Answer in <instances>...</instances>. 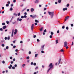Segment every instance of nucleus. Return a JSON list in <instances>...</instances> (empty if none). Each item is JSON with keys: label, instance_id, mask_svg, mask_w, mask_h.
<instances>
[{"label": "nucleus", "instance_id": "nucleus-1", "mask_svg": "<svg viewBox=\"0 0 74 74\" xmlns=\"http://www.w3.org/2000/svg\"><path fill=\"white\" fill-rule=\"evenodd\" d=\"M49 67H50V68L48 69V70L47 71V72L48 73L51 69H52L53 68V65L52 64V63H51L49 65Z\"/></svg>", "mask_w": 74, "mask_h": 74}, {"label": "nucleus", "instance_id": "nucleus-2", "mask_svg": "<svg viewBox=\"0 0 74 74\" xmlns=\"http://www.w3.org/2000/svg\"><path fill=\"white\" fill-rule=\"evenodd\" d=\"M49 14V15H51V18H52L53 17V14L54 13V12H48Z\"/></svg>", "mask_w": 74, "mask_h": 74}, {"label": "nucleus", "instance_id": "nucleus-3", "mask_svg": "<svg viewBox=\"0 0 74 74\" xmlns=\"http://www.w3.org/2000/svg\"><path fill=\"white\" fill-rule=\"evenodd\" d=\"M68 43L67 42H65L64 43V47H66L67 46Z\"/></svg>", "mask_w": 74, "mask_h": 74}, {"label": "nucleus", "instance_id": "nucleus-4", "mask_svg": "<svg viewBox=\"0 0 74 74\" xmlns=\"http://www.w3.org/2000/svg\"><path fill=\"white\" fill-rule=\"evenodd\" d=\"M32 30H33V29H34V24H33L32 25L31 27Z\"/></svg>", "mask_w": 74, "mask_h": 74}, {"label": "nucleus", "instance_id": "nucleus-5", "mask_svg": "<svg viewBox=\"0 0 74 74\" xmlns=\"http://www.w3.org/2000/svg\"><path fill=\"white\" fill-rule=\"evenodd\" d=\"M44 47H45V45H43L42 46L41 50H43L44 49Z\"/></svg>", "mask_w": 74, "mask_h": 74}, {"label": "nucleus", "instance_id": "nucleus-6", "mask_svg": "<svg viewBox=\"0 0 74 74\" xmlns=\"http://www.w3.org/2000/svg\"><path fill=\"white\" fill-rule=\"evenodd\" d=\"M69 16H68L66 17L65 18V19L64 20V21L66 22V21H67V19H69Z\"/></svg>", "mask_w": 74, "mask_h": 74}, {"label": "nucleus", "instance_id": "nucleus-7", "mask_svg": "<svg viewBox=\"0 0 74 74\" xmlns=\"http://www.w3.org/2000/svg\"><path fill=\"white\" fill-rule=\"evenodd\" d=\"M12 67V65H11V64H10V66L8 67V68H9V69H11V67Z\"/></svg>", "mask_w": 74, "mask_h": 74}, {"label": "nucleus", "instance_id": "nucleus-8", "mask_svg": "<svg viewBox=\"0 0 74 74\" xmlns=\"http://www.w3.org/2000/svg\"><path fill=\"white\" fill-rule=\"evenodd\" d=\"M63 11H65V10H66V11H67V8H63Z\"/></svg>", "mask_w": 74, "mask_h": 74}, {"label": "nucleus", "instance_id": "nucleus-9", "mask_svg": "<svg viewBox=\"0 0 74 74\" xmlns=\"http://www.w3.org/2000/svg\"><path fill=\"white\" fill-rule=\"evenodd\" d=\"M7 27V26L6 25H5L4 26H3V29H5Z\"/></svg>", "mask_w": 74, "mask_h": 74}, {"label": "nucleus", "instance_id": "nucleus-10", "mask_svg": "<svg viewBox=\"0 0 74 74\" xmlns=\"http://www.w3.org/2000/svg\"><path fill=\"white\" fill-rule=\"evenodd\" d=\"M34 9L33 8H32L31 9V12H33V11H34Z\"/></svg>", "mask_w": 74, "mask_h": 74}, {"label": "nucleus", "instance_id": "nucleus-11", "mask_svg": "<svg viewBox=\"0 0 74 74\" xmlns=\"http://www.w3.org/2000/svg\"><path fill=\"white\" fill-rule=\"evenodd\" d=\"M61 61V58H60L58 60V64H59L60 63V61Z\"/></svg>", "mask_w": 74, "mask_h": 74}, {"label": "nucleus", "instance_id": "nucleus-12", "mask_svg": "<svg viewBox=\"0 0 74 74\" xmlns=\"http://www.w3.org/2000/svg\"><path fill=\"white\" fill-rule=\"evenodd\" d=\"M36 15H34L32 16V18H36Z\"/></svg>", "mask_w": 74, "mask_h": 74}, {"label": "nucleus", "instance_id": "nucleus-13", "mask_svg": "<svg viewBox=\"0 0 74 74\" xmlns=\"http://www.w3.org/2000/svg\"><path fill=\"white\" fill-rule=\"evenodd\" d=\"M61 2H62V0H58V2L59 3H61Z\"/></svg>", "mask_w": 74, "mask_h": 74}, {"label": "nucleus", "instance_id": "nucleus-14", "mask_svg": "<svg viewBox=\"0 0 74 74\" xmlns=\"http://www.w3.org/2000/svg\"><path fill=\"white\" fill-rule=\"evenodd\" d=\"M42 29H43V27H42L40 29V32H42Z\"/></svg>", "mask_w": 74, "mask_h": 74}, {"label": "nucleus", "instance_id": "nucleus-15", "mask_svg": "<svg viewBox=\"0 0 74 74\" xmlns=\"http://www.w3.org/2000/svg\"><path fill=\"white\" fill-rule=\"evenodd\" d=\"M35 3H38V0H36V1L35 2Z\"/></svg>", "mask_w": 74, "mask_h": 74}, {"label": "nucleus", "instance_id": "nucleus-16", "mask_svg": "<svg viewBox=\"0 0 74 74\" xmlns=\"http://www.w3.org/2000/svg\"><path fill=\"white\" fill-rule=\"evenodd\" d=\"M35 21L36 22H37L38 23V21L37 20H35Z\"/></svg>", "mask_w": 74, "mask_h": 74}, {"label": "nucleus", "instance_id": "nucleus-17", "mask_svg": "<svg viewBox=\"0 0 74 74\" xmlns=\"http://www.w3.org/2000/svg\"><path fill=\"white\" fill-rule=\"evenodd\" d=\"M13 10V9H12V8H11L10 9V11H12Z\"/></svg>", "mask_w": 74, "mask_h": 74}, {"label": "nucleus", "instance_id": "nucleus-18", "mask_svg": "<svg viewBox=\"0 0 74 74\" xmlns=\"http://www.w3.org/2000/svg\"><path fill=\"white\" fill-rule=\"evenodd\" d=\"M9 48V47L8 46H6V49H8Z\"/></svg>", "mask_w": 74, "mask_h": 74}, {"label": "nucleus", "instance_id": "nucleus-19", "mask_svg": "<svg viewBox=\"0 0 74 74\" xmlns=\"http://www.w3.org/2000/svg\"><path fill=\"white\" fill-rule=\"evenodd\" d=\"M56 44H58V40H56Z\"/></svg>", "mask_w": 74, "mask_h": 74}, {"label": "nucleus", "instance_id": "nucleus-20", "mask_svg": "<svg viewBox=\"0 0 74 74\" xmlns=\"http://www.w3.org/2000/svg\"><path fill=\"white\" fill-rule=\"evenodd\" d=\"M38 69V66H36V68H35V70H37V69Z\"/></svg>", "mask_w": 74, "mask_h": 74}, {"label": "nucleus", "instance_id": "nucleus-21", "mask_svg": "<svg viewBox=\"0 0 74 74\" xmlns=\"http://www.w3.org/2000/svg\"><path fill=\"white\" fill-rule=\"evenodd\" d=\"M38 55V54H36L35 56V57H37V56Z\"/></svg>", "mask_w": 74, "mask_h": 74}, {"label": "nucleus", "instance_id": "nucleus-22", "mask_svg": "<svg viewBox=\"0 0 74 74\" xmlns=\"http://www.w3.org/2000/svg\"><path fill=\"white\" fill-rule=\"evenodd\" d=\"M22 18H20L19 19V21L21 22V21H22Z\"/></svg>", "mask_w": 74, "mask_h": 74}, {"label": "nucleus", "instance_id": "nucleus-23", "mask_svg": "<svg viewBox=\"0 0 74 74\" xmlns=\"http://www.w3.org/2000/svg\"><path fill=\"white\" fill-rule=\"evenodd\" d=\"M30 58V57H29V56H28L26 58L27 59H29Z\"/></svg>", "mask_w": 74, "mask_h": 74}, {"label": "nucleus", "instance_id": "nucleus-24", "mask_svg": "<svg viewBox=\"0 0 74 74\" xmlns=\"http://www.w3.org/2000/svg\"><path fill=\"white\" fill-rule=\"evenodd\" d=\"M6 7H8L9 6V4H6Z\"/></svg>", "mask_w": 74, "mask_h": 74}, {"label": "nucleus", "instance_id": "nucleus-25", "mask_svg": "<svg viewBox=\"0 0 74 74\" xmlns=\"http://www.w3.org/2000/svg\"><path fill=\"white\" fill-rule=\"evenodd\" d=\"M26 65L25 64H23V67H24V66H25Z\"/></svg>", "mask_w": 74, "mask_h": 74}, {"label": "nucleus", "instance_id": "nucleus-26", "mask_svg": "<svg viewBox=\"0 0 74 74\" xmlns=\"http://www.w3.org/2000/svg\"><path fill=\"white\" fill-rule=\"evenodd\" d=\"M66 30H69V27H66Z\"/></svg>", "mask_w": 74, "mask_h": 74}, {"label": "nucleus", "instance_id": "nucleus-27", "mask_svg": "<svg viewBox=\"0 0 74 74\" xmlns=\"http://www.w3.org/2000/svg\"><path fill=\"white\" fill-rule=\"evenodd\" d=\"M66 7H69V4H68L66 5Z\"/></svg>", "mask_w": 74, "mask_h": 74}, {"label": "nucleus", "instance_id": "nucleus-28", "mask_svg": "<svg viewBox=\"0 0 74 74\" xmlns=\"http://www.w3.org/2000/svg\"><path fill=\"white\" fill-rule=\"evenodd\" d=\"M20 15H21V13H20V12H19L18 14V16H20Z\"/></svg>", "mask_w": 74, "mask_h": 74}, {"label": "nucleus", "instance_id": "nucleus-29", "mask_svg": "<svg viewBox=\"0 0 74 74\" xmlns=\"http://www.w3.org/2000/svg\"><path fill=\"white\" fill-rule=\"evenodd\" d=\"M51 35H53V33L52 32H51Z\"/></svg>", "mask_w": 74, "mask_h": 74}, {"label": "nucleus", "instance_id": "nucleus-30", "mask_svg": "<svg viewBox=\"0 0 74 74\" xmlns=\"http://www.w3.org/2000/svg\"><path fill=\"white\" fill-rule=\"evenodd\" d=\"M44 32H47V30L45 29L44 31Z\"/></svg>", "mask_w": 74, "mask_h": 74}, {"label": "nucleus", "instance_id": "nucleus-31", "mask_svg": "<svg viewBox=\"0 0 74 74\" xmlns=\"http://www.w3.org/2000/svg\"><path fill=\"white\" fill-rule=\"evenodd\" d=\"M37 41L38 42H39V41H40V40H39V39H37Z\"/></svg>", "mask_w": 74, "mask_h": 74}, {"label": "nucleus", "instance_id": "nucleus-32", "mask_svg": "<svg viewBox=\"0 0 74 74\" xmlns=\"http://www.w3.org/2000/svg\"><path fill=\"white\" fill-rule=\"evenodd\" d=\"M61 51V52H63V49H61V50H60Z\"/></svg>", "mask_w": 74, "mask_h": 74}, {"label": "nucleus", "instance_id": "nucleus-33", "mask_svg": "<svg viewBox=\"0 0 74 74\" xmlns=\"http://www.w3.org/2000/svg\"><path fill=\"white\" fill-rule=\"evenodd\" d=\"M34 66H36V63H34Z\"/></svg>", "mask_w": 74, "mask_h": 74}, {"label": "nucleus", "instance_id": "nucleus-34", "mask_svg": "<svg viewBox=\"0 0 74 74\" xmlns=\"http://www.w3.org/2000/svg\"><path fill=\"white\" fill-rule=\"evenodd\" d=\"M2 63H3V64L5 63V61H3Z\"/></svg>", "mask_w": 74, "mask_h": 74}, {"label": "nucleus", "instance_id": "nucleus-35", "mask_svg": "<svg viewBox=\"0 0 74 74\" xmlns=\"http://www.w3.org/2000/svg\"><path fill=\"white\" fill-rule=\"evenodd\" d=\"M24 17L26 18H27V16H26V15H25V16H24Z\"/></svg>", "mask_w": 74, "mask_h": 74}, {"label": "nucleus", "instance_id": "nucleus-36", "mask_svg": "<svg viewBox=\"0 0 74 74\" xmlns=\"http://www.w3.org/2000/svg\"><path fill=\"white\" fill-rule=\"evenodd\" d=\"M31 51H29V55H30V54H31Z\"/></svg>", "mask_w": 74, "mask_h": 74}, {"label": "nucleus", "instance_id": "nucleus-37", "mask_svg": "<svg viewBox=\"0 0 74 74\" xmlns=\"http://www.w3.org/2000/svg\"><path fill=\"white\" fill-rule=\"evenodd\" d=\"M50 38H52V36L50 35L49 36Z\"/></svg>", "mask_w": 74, "mask_h": 74}, {"label": "nucleus", "instance_id": "nucleus-38", "mask_svg": "<svg viewBox=\"0 0 74 74\" xmlns=\"http://www.w3.org/2000/svg\"><path fill=\"white\" fill-rule=\"evenodd\" d=\"M13 48H16V46H14L13 47Z\"/></svg>", "mask_w": 74, "mask_h": 74}, {"label": "nucleus", "instance_id": "nucleus-39", "mask_svg": "<svg viewBox=\"0 0 74 74\" xmlns=\"http://www.w3.org/2000/svg\"><path fill=\"white\" fill-rule=\"evenodd\" d=\"M41 53H44V51H41Z\"/></svg>", "mask_w": 74, "mask_h": 74}, {"label": "nucleus", "instance_id": "nucleus-40", "mask_svg": "<svg viewBox=\"0 0 74 74\" xmlns=\"http://www.w3.org/2000/svg\"><path fill=\"white\" fill-rule=\"evenodd\" d=\"M7 39L8 40H10V37L9 36L7 38Z\"/></svg>", "mask_w": 74, "mask_h": 74}, {"label": "nucleus", "instance_id": "nucleus-41", "mask_svg": "<svg viewBox=\"0 0 74 74\" xmlns=\"http://www.w3.org/2000/svg\"><path fill=\"white\" fill-rule=\"evenodd\" d=\"M1 46L2 47H4V44H2L1 45Z\"/></svg>", "mask_w": 74, "mask_h": 74}, {"label": "nucleus", "instance_id": "nucleus-42", "mask_svg": "<svg viewBox=\"0 0 74 74\" xmlns=\"http://www.w3.org/2000/svg\"><path fill=\"white\" fill-rule=\"evenodd\" d=\"M5 23H2V25H5Z\"/></svg>", "mask_w": 74, "mask_h": 74}, {"label": "nucleus", "instance_id": "nucleus-43", "mask_svg": "<svg viewBox=\"0 0 74 74\" xmlns=\"http://www.w3.org/2000/svg\"><path fill=\"white\" fill-rule=\"evenodd\" d=\"M71 26H72V27H73V26H74V25H73V24H72L71 25Z\"/></svg>", "mask_w": 74, "mask_h": 74}, {"label": "nucleus", "instance_id": "nucleus-44", "mask_svg": "<svg viewBox=\"0 0 74 74\" xmlns=\"http://www.w3.org/2000/svg\"><path fill=\"white\" fill-rule=\"evenodd\" d=\"M35 25H37V23H35Z\"/></svg>", "mask_w": 74, "mask_h": 74}, {"label": "nucleus", "instance_id": "nucleus-45", "mask_svg": "<svg viewBox=\"0 0 74 74\" xmlns=\"http://www.w3.org/2000/svg\"><path fill=\"white\" fill-rule=\"evenodd\" d=\"M57 33H59V30H58L57 31Z\"/></svg>", "mask_w": 74, "mask_h": 74}, {"label": "nucleus", "instance_id": "nucleus-46", "mask_svg": "<svg viewBox=\"0 0 74 74\" xmlns=\"http://www.w3.org/2000/svg\"><path fill=\"white\" fill-rule=\"evenodd\" d=\"M24 14H25V15H27V13L26 12H25L24 13Z\"/></svg>", "mask_w": 74, "mask_h": 74}, {"label": "nucleus", "instance_id": "nucleus-47", "mask_svg": "<svg viewBox=\"0 0 74 74\" xmlns=\"http://www.w3.org/2000/svg\"><path fill=\"white\" fill-rule=\"evenodd\" d=\"M0 30L1 31H2V30H3V28H1L0 29Z\"/></svg>", "mask_w": 74, "mask_h": 74}, {"label": "nucleus", "instance_id": "nucleus-48", "mask_svg": "<svg viewBox=\"0 0 74 74\" xmlns=\"http://www.w3.org/2000/svg\"><path fill=\"white\" fill-rule=\"evenodd\" d=\"M14 63V62L13 61H11V64H12Z\"/></svg>", "mask_w": 74, "mask_h": 74}, {"label": "nucleus", "instance_id": "nucleus-49", "mask_svg": "<svg viewBox=\"0 0 74 74\" xmlns=\"http://www.w3.org/2000/svg\"><path fill=\"white\" fill-rule=\"evenodd\" d=\"M36 35H34V38H36Z\"/></svg>", "mask_w": 74, "mask_h": 74}, {"label": "nucleus", "instance_id": "nucleus-50", "mask_svg": "<svg viewBox=\"0 0 74 74\" xmlns=\"http://www.w3.org/2000/svg\"><path fill=\"white\" fill-rule=\"evenodd\" d=\"M12 69H15V67L14 66H13L12 67Z\"/></svg>", "mask_w": 74, "mask_h": 74}, {"label": "nucleus", "instance_id": "nucleus-51", "mask_svg": "<svg viewBox=\"0 0 74 74\" xmlns=\"http://www.w3.org/2000/svg\"><path fill=\"white\" fill-rule=\"evenodd\" d=\"M15 2H16V0H14L13 3H15Z\"/></svg>", "mask_w": 74, "mask_h": 74}, {"label": "nucleus", "instance_id": "nucleus-52", "mask_svg": "<svg viewBox=\"0 0 74 74\" xmlns=\"http://www.w3.org/2000/svg\"><path fill=\"white\" fill-rule=\"evenodd\" d=\"M15 32H17V29H15Z\"/></svg>", "mask_w": 74, "mask_h": 74}, {"label": "nucleus", "instance_id": "nucleus-53", "mask_svg": "<svg viewBox=\"0 0 74 74\" xmlns=\"http://www.w3.org/2000/svg\"><path fill=\"white\" fill-rule=\"evenodd\" d=\"M20 43L21 44H22V43H23V42L22 41H20Z\"/></svg>", "mask_w": 74, "mask_h": 74}, {"label": "nucleus", "instance_id": "nucleus-54", "mask_svg": "<svg viewBox=\"0 0 74 74\" xmlns=\"http://www.w3.org/2000/svg\"><path fill=\"white\" fill-rule=\"evenodd\" d=\"M74 45V43H73V42H72V44H71V45Z\"/></svg>", "mask_w": 74, "mask_h": 74}, {"label": "nucleus", "instance_id": "nucleus-55", "mask_svg": "<svg viewBox=\"0 0 74 74\" xmlns=\"http://www.w3.org/2000/svg\"><path fill=\"white\" fill-rule=\"evenodd\" d=\"M65 27L64 26H63L62 27V29H64V28Z\"/></svg>", "mask_w": 74, "mask_h": 74}, {"label": "nucleus", "instance_id": "nucleus-56", "mask_svg": "<svg viewBox=\"0 0 74 74\" xmlns=\"http://www.w3.org/2000/svg\"><path fill=\"white\" fill-rule=\"evenodd\" d=\"M10 59H12V57H10Z\"/></svg>", "mask_w": 74, "mask_h": 74}, {"label": "nucleus", "instance_id": "nucleus-57", "mask_svg": "<svg viewBox=\"0 0 74 74\" xmlns=\"http://www.w3.org/2000/svg\"><path fill=\"white\" fill-rule=\"evenodd\" d=\"M14 30H12V33L14 34Z\"/></svg>", "mask_w": 74, "mask_h": 74}, {"label": "nucleus", "instance_id": "nucleus-58", "mask_svg": "<svg viewBox=\"0 0 74 74\" xmlns=\"http://www.w3.org/2000/svg\"><path fill=\"white\" fill-rule=\"evenodd\" d=\"M21 18H24V16H21Z\"/></svg>", "mask_w": 74, "mask_h": 74}, {"label": "nucleus", "instance_id": "nucleus-59", "mask_svg": "<svg viewBox=\"0 0 74 74\" xmlns=\"http://www.w3.org/2000/svg\"><path fill=\"white\" fill-rule=\"evenodd\" d=\"M8 4H10V1L8 2Z\"/></svg>", "mask_w": 74, "mask_h": 74}, {"label": "nucleus", "instance_id": "nucleus-60", "mask_svg": "<svg viewBox=\"0 0 74 74\" xmlns=\"http://www.w3.org/2000/svg\"><path fill=\"white\" fill-rule=\"evenodd\" d=\"M4 11H3L2 12V14H4Z\"/></svg>", "mask_w": 74, "mask_h": 74}, {"label": "nucleus", "instance_id": "nucleus-61", "mask_svg": "<svg viewBox=\"0 0 74 74\" xmlns=\"http://www.w3.org/2000/svg\"><path fill=\"white\" fill-rule=\"evenodd\" d=\"M7 37H5V39L7 40Z\"/></svg>", "mask_w": 74, "mask_h": 74}, {"label": "nucleus", "instance_id": "nucleus-62", "mask_svg": "<svg viewBox=\"0 0 74 74\" xmlns=\"http://www.w3.org/2000/svg\"><path fill=\"white\" fill-rule=\"evenodd\" d=\"M4 40H1V42H4Z\"/></svg>", "mask_w": 74, "mask_h": 74}, {"label": "nucleus", "instance_id": "nucleus-63", "mask_svg": "<svg viewBox=\"0 0 74 74\" xmlns=\"http://www.w3.org/2000/svg\"><path fill=\"white\" fill-rule=\"evenodd\" d=\"M18 49H16V50H15V51H16V52H18Z\"/></svg>", "mask_w": 74, "mask_h": 74}, {"label": "nucleus", "instance_id": "nucleus-64", "mask_svg": "<svg viewBox=\"0 0 74 74\" xmlns=\"http://www.w3.org/2000/svg\"><path fill=\"white\" fill-rule=\"evenodd\" d=\"M13 5V4H11V7H12V6H13V5Z\"/></svg>", "mask_w": 74, "mask_h": 74}]
</instances>
